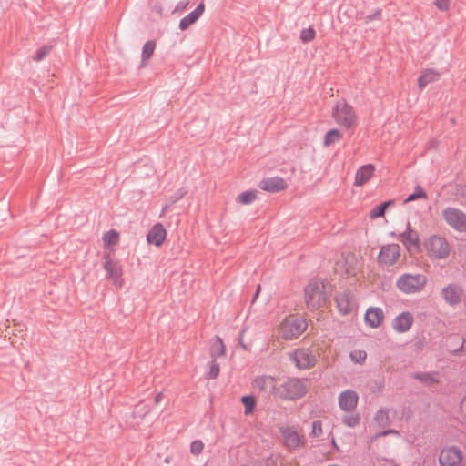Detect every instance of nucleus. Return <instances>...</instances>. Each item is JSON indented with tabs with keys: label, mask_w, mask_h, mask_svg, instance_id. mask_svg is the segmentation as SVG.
Listing matches in <instances>:
<instances>
[{
	"label": "nucleus",
	"mask_w": 466,
	"mask_h": 466,
	"mask_svg": "<svg viewBox=\"0 0 466 466\" xmlns=\"http://www.w3.org/2000/svg\"><path fill=\"white\" fill-rule=\"evenodd\" d=\"M103 242L105 246L116 245L119 239V234L116 230H109L103 235Z\"/></svg>",
	"instance_id": "c756f323"
},
{
	"label": "nucleus",
	"mask_w": 466,
	"mask_h": 466,
	"mask_svg": "<svg viewBox=\"0 0 466 466\" xmlns=\"http://www.w3.org/2000/svg\"><path fill=\"white\" fill-rule=\"evenodd\" d=\"M390 236H391V237H400L399 234H397L394 231L390 232Z\"/></svg>",
	"instance_id": "3c124183"
},
{
	"label": "nucleus",
	"mask_w": 466,
	"mask_h": 466,
	"mask_svg": "<svg viewBox=\"0 0 466 466\" xmlns=\"http://www.w3.org/2000/svg\"><path fill=\"white\" fill-rule=\"evenodd\" d=\"M384 319V313L380 308L370 307L364 315V321L371 329L379 328Z\"/></svg>",
	"instance_id": "a211bd4d"
},
{
	"label": "nucleus",
	"mask_w": 466,
	"mask_h": 466,
	"mask_svg": "<svg viewBox=\"0 0 466 466\" xmlns=\"http://www.w3.org/2000/svg\"><path fill=\"white\" fill-rule=\"evenodd\" d=\"M428 281L424 274H401L396 280L397 289L403 294H416L420 292L426 286Z\"/></svg>",
	"instance_id": "f03ea898"
},
{
	"label": "nucleus",
	"mask_w": 466,
	"mask_h": 466,
	"mask_svg": "<svg viewBox=\"0 0 466 466\" xmlns=\"http://www.w3.org/2000/svg\"><path fill=\"white\" fill-rule=\"evenodd\" d=\"M342 422L350 428H354L360 424V417L359 414L345 415L342 418Z\"/></svg>",
	"instance_id": "c9c22d12"
},
{
	"label": "nucleus",
	"mask_w": 466,
	"mask_h": 466,
	"mask_svg": "<svg viewBox=\"0 0 466 466\" xmlns=\"http://www.w3.org/2000/svg\"><path fill=\"white\" fill-rule=\"evenodd\" d=\"M388 435V432H387V430L386 431H380V432H378L376 434V437L379 438V437H384V436H387Z\"/></svg>",
	"instance_id": "09e8293b"
},
{
	"label": "nucleus",
	"mask_w": 466,
	"mask_h": 466,
	"mask_svg": "<svg viewBox=\"0 0 466 466\" xmlns=\"http://www.w3.org/2000/svg\"><path fill=\"white\" fill-rule=\"evenodd\" d=\"M441 77V74L433 69H425L418 78V86L420 90L424 89L429 84L438 81Z\"/></svg>",
	"instance_id": "5701e85b"
},
{
	"label": "nucleus",
	"mask_w": 466,
	"mask_h": 466,
	"mask_svg": "<svg viewBox=\"0 0 466 466\" xmlns=\"http://www.w3.org/2000/svg\"><path fill=\"white\" fill-rule=\"evenodd\" d=\"M204 449V444L201 441L196 440L190 444V451L193 454H199Z\"/></svg>",
	"instance_id": "a19ab883"
},
{
	"label": "nucleus",
	"mask_w": 466,
	"mask_h": 466,
	"mask_svg": "<svg viewBox=\"0 0 466 466\" xmlns=\"http://www.w3.org/2000/svg\"><path fill=\"white\" fill-rule=\"evenodd\" d=\"M374 420L380 426H382V427L387 426L390 423L388 410H382V409L379 410L375 413Z\"/></svg>",
	"instance_id": "473e14b6"
},
{
	"label": "nucleus",
	"mask_w": 466,
	"mask_h": 466,
	"mask_svg": "<svg viewBox=\"0 0 466 466\" xmlns=\"http://www.w3.org/2000/svg\"><path fill=\"white\" fill-rule=\"evenodd\" d=\"M342 137L340 131L337 128L329 130L324 137V146L329 147L339 142Z\"/></svg>",
	"instance_id": "cd10ccee"
},
{
	"label": "nucleus",
	"mask_w": 466,
	"mask_h": 466,
	"mask_svg": "<svg viewBox=\"0 0 466 466\" xmlns=\"http://www.w3.org/2000/svg\"><path fill=\"white\" fill-rule=\"evenodd\" d=\"M253 386L267 396L273 394L277 390L275 379L267 375L257 377L254 380Z\"/></svg>",
	"instance_id": "dca6fc26"
},
{
	"label": "nucleus",
	"mask_w": 466,
	"mask_h": 466,
	"mask_svg": "<svg viewBox=\"0 0 466 466\" xmlns=\"http://www.w3.org/2000/svg\"><path fill=\"white\" fill-rule=\"evenodd\" d=\"M156 48V43L152 40L147 41L142 47L141 57L143 60H147L151 57Z\"/></svg>",
	"instance_id": "2f4dec72"
},
{
	"label": "nucleus",
	"mask_w": 466,
	"mask_h": 466,
	"mask_svg": "<svg viewBox=\"0 0 466 466\" xmlns=\"http://www.w3.org/2000/svg\"><path fill=\"white\" fill-rule=\"evenodd\" d=\"M434 5L440 11H448L450 8V0H435Z\"/></svg>",
	"instance_id": "79ce46f5"
},
{
	"label": "nucleus",
	"mask_w": 466,
	"mask_h": 466,
	"mask_svg": "<svg viewBox=\"0 0 466 466\" xmlns=\"http://www.w3.org/2000/svg\"><path fill=\"white\" fill-rule=\"evenodd\" d=\"M162 399H163V394L162 393H158L155 397V402L156 403H159L162 400Z\"/></svg>",
	"instance_id": "49530a36"
},
{
	"label": "nucleus",
	"mask_w": 466,
	"mask_h": 466,
	"mask_svg": "<svg viewBox=\"0 0 466 466\" xmlns=\"http://www.w3.org/2000/svg\"><path fill=\"white\" fill-rule=\"evenodd\" d=\"M103 259V268L106 272V278L111 279L114 285H121L122 268L119 263L112 259L108 254L105 255Z\"/></svg>",
	"instance_id": "9b49d317"
},
{
	"label": "nucleus",
	"mask_w": 466,
	"mask_h": 466,
	"mask_svg": "<svg viewBox=\"0 0 466 466\" xmlns=\"http://www.w3.org/2000/svg\"><path fill=\"white\" fill-rule=\"evenodd\" d=\"M463 296V289L458 284H449L441 289V297L443 300L451 307L461 303Z\"/></svg>",
	"instance_id": "f8f14e48"
},
{
	"label": "nucleus",
	"mask_w": 466,
	"mask_h": 466,
	"mask_svg": "<svg viewBox=\"0 0 466 466\" xmlns=\"http://www.w3.org/2000/svg\"><path fill=\"white\" fill-rule=\"evenodd\" d=\"M451 354L458 356L462 352H466V339H462L460 347L450 350Z\"/></svg>",
	"instance_id": "c03bdc74"
},
{
	"label": "nucleus",
	"mask_w": 466,
	"mask_h": 466,
	"mask_svg": "<svg viewBox=\"0 0 466 466\" xmlns=\"http://www.w3.org/2000/svg\"><path fill=\"white\" fill-rule=\"evenodd\" d=\"M414 318L409 311L401 312L392 320V329L398 333L407 332L412 326Z\"/></svg>",
	"instance_id": "2eb2a0df"
},
{
	"label": "nucleus",
	"mask_w": 466,
	"mask_h": 466,
	"mask_svg": "<svg viewBox=\"0 0 466 466\" xmlns=\"http://www.w3.org/2000/svg\"><path fill=\"white\" fill-rule=\"evenodd\" d=\"M308 391L305 380L299 378H289L277 390L276 394L282 400H296L302 398Z\"/></svg>",
	"instance_id": "7ed1b4c3"
},
{
	"label": "nucleus",
	"mask_w": 466,
	"mask_h": 466,
	"mask_svg": "<svg viewBox=\"0 0 466 466\" xmlns=\"http://www.w3.org/2000/svg\"><path fill=\"white\" fill-rule=\"evenodd\" d=\"M241 402L245 407V414L252 412L256 406V400L252 395H245L241 398Z\"/></svg>",
	"instance_id": "f704fd0d"
},
{
	"label": "nucleus",
	"mask_w": 466,
	"mask_h": 466,
	"mask_svg": "<svg viewBox=\"0 0 466 466\" xmlns=\"http://www.w3.org/2000/svg\"><path fill=\"white\" fill-rule=\"evenodd\" d=\"M427 198H428L427 193L422 189V187L420 186H416L414 187V192L412 194H410L404 202L405 203L411 202L418 198L427 199Z\"/></svg>",
	"instance_id": "72a5a7b5"
},
{
	"label": "nucleus",
	"mask_w": 466,
	"mask_h": 466,
	"mask_svg": "<svg viewBox=\"0 0 466 466\" xmlns=\"http://www.w3.org/2000/svg\"><path fill=\"white\" fill-rule=\"evenodd\" d=\"M401 238L403 245L410 249L411 248H419V236L416 231H413L410 227V223H407L406 230L399 234Z\"/></svg>",
	"instance_id": "412c9836"
},
{
	"label": "nucleus",
	"mask_w": 466,
	"mask_h": 466,
	"mask_svg": "<svg viewBox=\"0 0 466 466\" xmlns=\"http://www.w3.org/2000/svg\"><path fill=\"white\" fill-rule=\"evenodd\" d=\"M315 30L312 27H308L301 30L299 38L303 43H309L315 38Z\"/></svg>",
	"instance_id": "e433bc0d"
},
{
	"label": "nucleus",
	"mask_w": 466,
	"mask_h": 466,
	"mask_svg": "<svg viewBox=\"0 0 466 466\" xmlns=\"http://www.w3.org/2000/svg\"><path fill=\"white\" fill-rule=\"evenodd\" d=\"M308 323L304 319L286 318L280 324L279 331L285 339H297L307 329Z\"/></svg>",
	"instance_id": "39448f33"
},
{
	"label": "nucleus",
	"mask_w": 466,
	"mask_h": 466,
	"mask_svg": "<svg viewBox=\"0 0 466 466\" xmlns=\"http://www.w3.org/2000/svg\"><path fill=\"white\" fill-rule=\"evenodd\" d=\"M400 255V248L398 244L383 245L378 255V260L380 264L386 266L394 265Z\"/></svg>",
	"instance_id": "9d476101"
},
{
	"label": "nucleus",
	"mask_w": 466,
	"mask_h": 466,
	"mask_svg": "<svg viewBox=\"0 0 466 466\" xmlns=\"http://www.w3.org/2000/svg\"><path fill=\"white\" fill-rule=\"evenodd\" d=\"M358 400L359 396L356 391L346 390L339 396V406L344 411H352L356 409Z\"/></svg>",
	"instance_id": "4468645a"
},
{
	"label": "nucleus",
	"mask_w": 466,
	"mask_h": 466,
	"mask_svg": "<svg viewBox=\"0 0 466 466\" xmlns=\"http://www.w3.org/2000/svg\"><path fill=\"white\" fill-rule=\"evenodd\" d=\"M387 432H388V435L389 434H396V435H400V432L396 430H387Z\"/></svg>",
	"instance_id": "8fccbe9b"
},
{
	"label": "nucleus",
	"mask_w": 466,
	"mask_h": 466,
	"mask_svg": "<svg viewBox=\"0 0 466 466\" xmlns=\"http://www.w3.org/2000/svg\"><path fill=\"white\" fill-rule=\"evenodd\" d=\"M393 204H394L393 200H388V201H384V202L380 203V205H378L377 207H375L374 208H372L370 210V218H376L383 217L387 208L390 206H392Z\"/></svg>",
	"instance_id": "bb28decb"
},
{
	"label": "nucleus",
	"mask_w": 466,
	"mask_h": 466,
	"mask_svg": "<svg viewBox=\"0 0 466 466\" xmlns=\"http://www.w3.org/2000/svg\"><path fill=\"white\" fill-rule=\"evenodd\" d=\"M426 249L431 257L436 259L446 258L450 254V247L446 239L440 236H431L426 244Z\"/></svg>",
	"instance_id": "423d86ee"
},
{
	"label": "nucleus",
	"mask_w": 466,
	"mask_h": 466,
	"mask_svg": "<svg viewBox=\"0 0 466 466\" xmlns=\"http://www.w3.org/2000/svg\"><path fill=\"white\" fill-rule=\"evenodd\" d=\"M329 297L324 281L312 279L304 288L305 303L309 309L316 310L322 307Z\"/></svg>",
	"instance_id": "f257e3e1"
},
{
	"label": "nucleus",
	"mask_w": 466,
	"mask_h": 466,
	"mask_svg": "<svg viewBox=\"0 0 466 466\" xmlns=\"http://www.w3.org/2000/svg\"><path fill=\"white\" fill-rule=\"evenodd\" d=\"M375 171V167L372 164H366L357 169L355 174L354 185L357 187L363 186L367 181L370 179Z\"/></svg>",
	"instance_id": "aec40b11"
},
{
	"label": "nucleus",
	"mask_w": 466,
	"mask_h": 466,
	"mask_svg": "<svg viewBox=\"0 0 466 466\" xmlns=\"http://www.w3.org/2000/svg\"><path fill=\"white\" fill-rule=\"evenodd\" d=\"M367 354L364 350H354L350 353V358L357 363H361L365 360Z\"/></svg>",
	"instance_id": "58836bf2"
},
{
	"label": "nucleus",
	"mask_w": 466,
	"mask_h": 466,
	"mask_svg": "<svg viewBox=\"0 0 466 466\" xmlns=\"http://www.w3.org/2000/svg\"><path fill=\"white\" fill-rule=\"evenodd\" d=\"M279 431L289 450L293 451L304 445L302 438L294 427H281Z\"/></svg>",
	"instance_id": "ddd939ff"
},
{
	"label": "nucleus",
	"mask_w": 466,
	"mask_h": 466,
	"mask_svg": "<svg viewBox=\"0 0 466 466\" xmlns=\"http://www.w3.org/2000/svg\"><path fill=\"white\" fill-rule=\"evenodd\" d=\"M336 302L339 311L343 314L347 315L350 314L352 310V304L350 300V296L349 292L343 291L340 293H338L336 295Z\"/></svg>",
	"instance_id": "b1692460"
},
{
	"label": "nucleus",
	"mask_w": 466,
	"mask_h": 466,
	"mask_svg": "<svg viewBox=\"0 0 466 466\" xmlns=\"http://www.w3.org/2000/svg\"><path fill=\"white\" fill-rule=\"evenodd\" d=\"M209 353L212 360H216L225 354V346L220 337L216 336L215 340L210 347Z\"/></svg>",
	"instance_id": "a878e982"
},
{
	"label": "nucleus",
	"mask_w": 466,
	"mask_h": 466,
	"mask_svg": "<svg viewBox=\"0 0 466 466\" xmlns=\"http://www.w3.org/2000/svg\"><path fill=\"white\" fill-rule=\"evenodd\" d=\"M220 367L216 360H212L209 363V370L207 374L208 379H216L219 374Z\"/></svg>",
	"instance_id": "4c0bfd02"
},
{
	"label": "nucleus",
	"mask_w": 466,
	"mask_h": 466,
	"mask_svg": "<svg viewBox=\"0 0 466 466\" xmlns=\"http://www.w3.org/2000/svg\"><path fill=\"white\" fill-rule=\"evenodd\" d=\"M259 291H260V286L258 285V288H257V290L253 296V299H252V302H254L256 300V299L258 298V294H259Z\"/></svg>",
	"instance_id": "de8ad7c7"
},
{
	"label": "nucleus",
	"mask_w": 466,
	"mask_h": 466,
	"mask_svg": "<svg viewBox=\"0 0 466 466\" xmlns=\"http://www.w3.org/2000/svg\"><path fill=\"white\" fill-rule=\"evenodd\" d=\"M322 434V424L320 420H314L312 422V430L310 432V436L312 437H319Z\"/></svg>",
	"instance_id": "ea45409f"
},
{
	"label": "nucleus",
	"mask_w": 466,
	"mask_h": 466,
	"mask_svg": "<svg viewBox=\"0 0 466 466\" xmlns=\"http://www.w3.org/2000/svg\"><path fill=\"white\" fill-rule=\"evenodd\" d=\"M289 360L299 370H309L315 366L317 358L309 349L300 348L289 353Z\"/></svg>",
	"instance_id": "0eeeda50"
},
{
	"label": "nucleus",
	"mask_w": 466,
	"mask_h": 466,
	"mask_svg": "<svg viewBox=\"0 0 466 466\" xmlns=\"http://www.w3.org/2000/svg\"><path fill=\"white\" fill-rule=\"evenodd\" d=\"M51 45H44L39 49L36 50L35 56H33V60L35 62H40L44 60L52 50Z\"/></svg>",
	"instance_id": "7c9ffc66"
},
{
	"label": "nucleus",
	"mask_w": 466,
	"mask_h": 466,
	"mask_svg": "<svg viewBox=\"0 0 466 466\" xmlns=\"http://www.w3.org/2000/svg\"><path fill=\"white\" fill-rule=\"evenodd\" d=\"M332 117L334 121L345 129L351 128L357 120V115L350 104L346 101L338 102L332 109Z\"/></svg>",
	"instance_id": "20e7f679"
},
{
	"label": "nucleus",
	"mask_w": 466,
	"mask_h": 466,
	"mask_svg": "<svg viewBox=\"0 0 466 466\" xmlns=\"http://www.w3.org/2000/svg\"><path fill=\"white\" fill-rule=\"evenodd\" d=\"M442 216L446 223L459 232L466 231V214L455 208H446Z\"/></svg>",
	"instance_id": "6e6552de"
},
{
	"label": "nucleus",
	"mask_w": 466,
	"mask_h": 466,
	"mask_svg": "<svg viewBox=\"0 0 466 466\" xmlns=\"http://www.w3.org/2000/svg\"><path fill=\"white\" fill-rule=\"evenodd\" d=\"M167 238V231L161 223H156L147 234V241L150 245L160 247Z\"/></svg>",
	"instance_id": "f3484780"
},
{
	"label": "nucleus",
	"mask_w": 466,
	"mask_h": 466,
	"mask_svg": "<svg viewBox=\"0 0 466 466\" xmlns=\"http://www.w3.org/2000/svg\"><path fill=\"white\" fill-rule=\"evenodd\" d=\"M256 199V191L253 190H247L242 193H240L237 200L239 204L242 205H248L251 204Z\"/></svg>",
	"instance_id": "c85d7f7f"
},
{
	"label": "nucleus",
	"mask_w": 466,
	"mask_h": 466,
	"mask_svg": "<svg viewBox=\"0 0 466 466\" xmlns=\"http://www.w3.org/2000/svg\"><path fill=\"white\" fill-rule=\"evenodd\" d=\"M380 18H381V10L380 9H376L371 14H369L366 16L365 22L366 23H370V22H372L374 20H380Z\"/></svg>",
	"instance_id": "37998d69"
},
{
	"label": "nucleus",
	"mask_w": 466,
	"mask_h": 466,
	"mask_svg": "<svg viewBox=\"0 0 466 466\" xmlns=\"http://www.w3.org/2000/svg\"><path fill=\"white\" fill-rule=\"evenodd\" d=\"M411 377L427 386L439 382L438 372L435 371L415 372L411 375Z\"/></svg>",
	"instance_id": "393cba45"
},
{
	"label": "nucleus",
	"mask_w": 466,
	"mask_h": 466,
	"mask_svg": "<svg viewBox=\"0 0 466 466\" xmlns=\"http://www.w3.org/2000/svg\"><path fill=\"white\" fill-rule=\"evenodd\" d=\"M462 461V452L457 446H451L441 450L439 462L441 466H460Z\"/></svg>",
	"instance_id": "1a4fd4ad"
},
{
	"label": "nucleus",
	"mask_w": 466,
	"mask_h": 466,
	"mask_svg": "<svg viewBox=\"0 0 466 466\" xmlns=\"http://www.w3.org/2000/svg\"><path fill=\"white\" fill-rule=\"evenodd\" d=\"M258 187L268 192H279L287 187L286 181L279 177H272L262 179Z\"/></svg>",
	"instance_id": "6ab92c4d"
},
{
	"label": "nucleus",
	"mask_w": 466,
	"mask_h": 466,
	"mask_svg": "<svg viewBox=\"0 0 466 466\" xmlns=\"http://www.w3.org/2000/svg\"><path fill=\"white\" fill-rule=\"evenodd\" d=\"M204 3L198 4V6L193 11H191L189 14H187L180 19L179 29L186 30L189 25L194 24L201 16V15L204 12Z\"/></svg>",
	"instance_id": "4be33fe9"
},
{
	"label": "nucleus",
	"mask_w": 466,
	"mask_h": 466,
	"mask_svg": "<svg viewBox=\"0 0 466 466\" xmlns=\"http://www.w3.org/2000/svg\"><path fill=\"white\" fill-rule=\"evenodd\" d=\"M187 191L184 188H179L174 196L171 197V202L175 203L186 195Z\"/></svg>",
	"instance_id": "a18cd8bd"
}]
</instances>
